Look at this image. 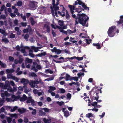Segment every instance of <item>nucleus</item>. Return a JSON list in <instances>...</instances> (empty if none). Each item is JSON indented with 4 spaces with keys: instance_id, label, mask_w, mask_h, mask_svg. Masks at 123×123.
<instances>
[{
    "instance_id": "obj_1",
    "label": "nucleus",
    "mask_w": 123,
    "mask_h": 123,
    "mask_svg": "<svg viewBox=\"0 0 123 123\" xmlns=\"http://www.w3.org/2000/svg\"><path fill=\"white\" fill-rule=\"evenodd\" d=\"M84 9L82 8L80 6H79L77 8H75V11L77 12V16H76V18H74L75 19V25L78 24L79 23L83 26L87 27L88 25L86 24V21L89 19V17L84 14H79L82 11H84Z\"/></svg>"
},
{
    "instance_id": "obj_2",
    "label": "nucleus",
    "mask_w": 123,
    "mask_h": 123,
    "mask_svg": "<svg viewBox=\"0 0 123 123\" xmlns=\"http://www.w3.org/2000/svg\"><path fill=\"white\" fill-rule=\"evenodd\" d=\"M115 24H117L116 27L117 28L116 32L118 34L119 32V30L121 29L122 30L123 28V16H120V19L118 21L114 22Z\"/></svg>"
},
{
    "instance_id": "obj_3",
    "label": "nucleus",
    "mask_w": 123,
    "mask_h": 123,
    "mask_svg": "<svg viewBox=\"0 0 123 123\" xmlns=\"http://www.w3.org/2000/svg\"><path fill=\"white\" fill-rule=\"evenodd\" d=\"M116 26L115 25L112 26L110 27L107 31L108 36L110 37H112L116 35L115 29Z\"/></svg>"
},
{
    "instance_id": "obj_4",
    "label": "nucleus",
    "mask_w": 123,
    "mask_h": 123,
    "mask_svg": "<svg viewBox=\"0 0 123 123\" xmlns=\"http://www.w3.org/2000/svg\"><path fill=\"white\" fill-rule=\"evenodd\" d=\"M68 7L70 9V11L72 14V17L74 18H76V16H75V14H74L75 12L74 11H75L76 9V6L75 5L73 6L71 5H69Z\"/></svg>"
},
{
    "instance_id": "obj_5",
    "label": "nucleus",
    "mask_w": 123,
    "mask_h": 123,
    "mask_svg": "<svg viewBox=\"0 0 123 123\" xmlns=\"http://www.w3.org/2000/svg\"><path fill=\"white\" fill-rule=\"evenodd\" d=\"M39 60L37 59L36 61L34 62H33V65L32 66L31 68V69L32 70H33L35 71V72L36 73L37 72L38 70L36 68L35 66H36L39 63Z\"/></svg>"
},
{
    "instance_id": "obj_6",
    "label": "nucleus",
    "mask_w": 123,
    "mask_h": 123,
    "mask_svg": "<svg viewBox=\"0 0 123 123\" xmlns=\"http://www.w3.org/2000/svg\"><path fill=\"white\" fill-rule=\"evenodd\" d=\"M59 0H56V3L55 4V7L54 8V15L55 14L56 17H58L57 11L58 10L59 8V7L57 6V5H58L59 4Z\"/></svg>"
},
{
    "instance_id": "obj_7",
    "label": "nucleus",
    "mask_w": 123,
    "mask_h": 123,
    "mask_svg": "<svg viewBox=\"0 0 123 123\" xmlns=\"http://www.w3.org/2000/svg\"><path fill=\"white\" fill-rule=\"evenodd\" d=\"M78 5H81L82 7L84 8L85 10H89V7H87L85 5V3L81 1L80 0L78 1Z\"/></svg>"
},
{
    "instance_id": "obj_8",
    "label": "nucleus",
    "mask_w": 123,
    "mask_h": 123,
    "mask_svg": "<svg viewBox=\"0 0 123 123\" xmlns=\"http://www.w3.org/2000/svg\"><path fill=\"white\" fill-rule=\"evenodd\" d=\"M26 103L27 104L31 103V104L33 105H35V103L34 100L32 99V98L31 97H27V99Z\"/></svg>"
},
{
    "instance_id": "obj_9",
    "label": "nucleus",
    "mask_w": 123,
    "mask_h": 123,
    "mask_svg": "<svg viewBox=\"0 0 123 123\" xmlns=\"http://www.w3.org/2000/svg\"><path fill=\"white\" fill-rule=\"evenodd\" d=\"M51 50L52 52L55 53L57 55H59L61 53L62 50L59 49H56V47H54L53 49H51Z\"/></svg>"
},
{
    "instance_id": "obj_10",
    "label": "nucleus",
    "mask_w": 123,
    "mask_h": 123,
    "mask_svg": "<svg viewBox=\"0 0 123 123\" xmlns=\"http://www.w3.org/2000/svg\"><path fill=\"white\" fill-rule=\"evenodd\" d=\"M55 0H52V5H53V7L51 6L50 7V8L51 9V13L52 15V16L55 17V12H54V9L55 7Z\"/></svg>"
},
{
    "instance_id": "obj_11",
    "label": "nucleus",
    "mask_w": 123,
    "mask_h": 123,
    "mask_svg": "<svg viewBox=\"0 0 123 123\" xmlns=\"http://www.w3.org/2000/svg\"><path fill=\"white\" fill-rule=\"evenodd\" d=\"M1 96L3 99H5V96L8 97L10 96V94L7 91H5L4 93H2L1 94Z\"/></svg>"
},
{
    "instance_id": "obj_12",
    "label": "nucleus",
    "mask_w": 123,
    "mask_h": 123,
    "mask_svg": "<svg viewBox=\"0 0 123 123\" xmlns=\"http://www.w3.org/2000/svg\"><path fill=\"white\" fill-rule=\"evenodd\" d=\"M58 59L60 60L62 59L63 60L61 61H58L54 60V61L57 63H61L63 62H66L69 60L68 59H66V60H64V58L62 57H60V58Z\"/></svg>"
},
{
    "instance_id": "obj_13",
    "label": "nucleus",
    "mask_w": 123,
    "mask_h": 123,
    "mask_svg": "<svg viewBox=\"0 0 123 123\" xmlns=\"http://www.w3.org/2000/svg\"><path fill=\"white\" fill-rule=\"evenodd\" d=\"M83 57L82 56L81 57H76V56H74L71 58L67 57L65 58V59H68L73 60L75 58L78 61L81 60L83 59Z\"/></svg>"
},
{
    "instance_id": "obj_14",
    "label": "nucleus",
    "mask_w": 123,
    "mask_h": 123,
    "mask_svg": "<svg viewBox=\"0 0 123 123\" xmlns=\"http://www.w3.org/2000/svg\"><path fill=\"white\" fill-rule=\"evenodd\" d=\"M29 6L33 10L36 9L35 5L33 1H31L29 3Z\"/></svg>"
},
{
    "instance_id": "obj_15",
    "label": "nucleus",
    "mask_w": 123,
    "mask_h": 123,
    "mask_svg": "<svg viewBox=\"0 0 123 123\" xmlns=\"http://www.w3.org/2000/svg\"><path fill=\"white\" fill-rule=\"evenodd\" d=\"M11 98H12L13 99V101H17L18 99H19L20 98V96L18 95L16 96L15 95H13L11 96Z\"/></svg>"
},
{
    "instance_id": "obj_16",
    "label": "nucleus",
    "mask_w": 123,
    "mask_h": 123,
    "mask_svg": "<svg viewBox=\"0 0 123 123\" xmlns=\"http://www.w3.org/2000/svg\"><path fill=\"white\" fill-rule=\"evenodd\" d=\"M29 84L32 87L38 88L37 85L36 84V82L35 81H31L30 82Z\"/></svg>"
},
{
    "instance_id": "obj_17",
    "label": "nucleus",
    "mask_w": 123,
    "mask_h": 123,
    "mask_svg": "<svg viewBox=\"0 0 123 123\" xmlns=\"http://www.w3.org/2000/svg\"><path fill=\"white\" fill-rule=\"evenodd\" d=\"M5 84L4 85L3 87V89H6L8 87L10 86V83L9 81L7 80L5 82Z\"/></svg>"
},
{
    "instance_id": "obj_18",
    "label": "nucleus",
    "mask_w": 123,
    "mask_h": 123,
    "mask_svg": "<svg viewBox=\"0 0 123 123\" xmlns=\"http://www.w3.org/2000/svg\"><path fill=\"white\" fill-rule=\"evenodd\" d=\"M33 93L35 94H37L39 96L41 95L42 94L41 92H38L37 90L35 89H34L33 91Z\"/></svg>"
},
{
    "instance_id": "obj_19",
    "label": "nucleus",
    "mask_w": 123,
    "mask_h": 123,
    "mask_svg": "<svg viewBox=\"0 0 123 123\" xmlns=\"http://www.w3.org/2000/svg\"><path fill=\"white\" fill-rule=\"evenodd\" d=\"M27 99V97L25 94H24L22 97H20L19 99L20 101L21 102H24Z\"/></svg>"
},
{
    "instance_id": "obj_20",
    "label": "nucleus",
    "mask_w": 123,
    "mask_h": 123,
    "mask_svg": "<svg viewBox=\"0 0 123 123\" xmlns=\"http://www.w3.org/2000/svg\"><path fill=\"white\" fill-rule=\"evenodd\" d=\"M46 54V52H44L43 53H39L38 54H37L36 55V56L41 57L42 56H45Z\"/></svg>"
},
{
    "instance_id": "obj_21",
    "label": "nucleus",
    "mask_w": 123,
    "mask_h": 123,
    "mask_svg": "<svg viewBox=\"0 0 123 123\" xmlns=\"http://www.w3.org/2000/svg\"><path fill=\"white\" fill-rule=\"evenodd\" d=\"M44 28L47 29L46 31L48 33H49L50 31V27L49 25L47 24H45L44 25Z\"/></svg>"
},
{
    "instance_id": "obj_22",
    "label": "nucleus",
    "mask_w": 123,
    "mask_h": 123,
    "mask_svg": "<svg viewBox=\"0 0 123 123\" xmlns=\"http://www.w3.org/2000/svg\"><path fill=\"white\" fill-rule=\"evenodd\" d=\"M50 89L48 90V92H51L52 91H54L56 89V88L55 86H50L49 87Z\"/></svg>"
},
{
    "instance_id": "obj_23",
    "label": "nucleus",
    "mask_w": 123,
    "mask_h": 123,
    "mask_svg": "<svg viewBox=\"0 0 123 123\" xmlns=\"http://www.w3.org/2000/svg\"><path fill=\"white\" fill-rule=\"evenodd\" d=\"M28 80L25 79L24 78H23L22 79L21 81V83L24 84H27L28 82Z\"/></svg>"
},
{
    "instance_id": "obj_24",
    "label": "nucleus",
    "mask_w": 123,
    "mask_h": 123,
    "mask_svg": "<svg viewBox=\"0 0 123 123\" xmlns=\"http://www.w3.org/2000/svg\"><path fill=\"white\" fill-rule=\"evenodd\" d=\"M65 80L66 81H68L69 80H71V77L68 74H66V77L65 78Z\"/></svg>"
},
{
    "instance_id": "obj_25",
    "label": "nucleus",
    "mask_w": 123,
    "mask_h": 123,
    "mask_svg": "<svg viewBox=\"0 0 123 123\" xmlns=\"http://www.w3.org/2000/svg\"><path fill=\"white\" fill-rule=\"evenodd\" d=\"M39 114L40 116H44L45 115V113L40 110L39 111Z\"/></svg>"
},
{
    "instance_id": "obj_26",
    "label": "nucleus",
    "mask_w": 123,
    "mask_h": 123,
    "mask_svg": "<svg viewBox=\"0 0 123 123\" xmlns=\"http://www.w3.org/2000/svg\"><path fill=\"white\" fill-rule=\"evenodd\" d=\"M14 70L13 69H6V71L7 73H12L14 71Z\"/></svg>"
},
{
    "instance_id": "obj_27",
    "label": "nucleus",
    "mask_w": 123,
    "mask_h": 123,
    "mask_svg": "<svg viewBox=\"0 0 123 123\" xmlns=\"http://www.w3.org/2000/svg\"><path fill=\"white\" fill-rule=\"evenodd\" d=\"M25 63L27 62L28 63H31L32 62V61L31 59H29L28 58H26L25 60Z\"/></svg>"
},
{
    "instance_id": "obj_28",
    "label": "nucleus",
    "mask_w": 123,
    "mask_h": 123,
    "mask_svg": "<svg viewBox=\"0 0 123 123\" xmlns=\"http://www.w3.org/2000/svg\"><path fill=\"white\" fill-rule=\"evenodd\" d=\"M30 20L31 21V25H34L35 22L34 21L33 18L32 17H31L30 18Z\"/></svg>"
},
{
    "instance_id": "obj_29",
    "label": "nucleus",
    "mask_w": 123,
    "mask_h": 123,
    "mask_svg": "<svg viewBox=\"0 0 123 123\" xmlns=\"http://www.w3.org/2000/svg\"><path fill=\"white\" fill-rule=\"evenodd\" d=\"M102 88L101 87L99 89H98L96 87H94L93 88V89L91 90V92H92L94 89H97V90H98V91H99L100 93H102V91H101V89Z\"/></svg>"
},
{
    "instance_id": "obj_30",
    "label": "nucleus",
    "mask_w": 123,
    "mask_h": 123,
    "mask_svg": "<svg viewBox=\"0 0 123 123\" xmlns=\"http://www.w3.org/2000/svg\"><path fill=\"white\" fill-rule=\"evenodd\" d=\"M18 111L19 112L20 114H23L25 111V110L24 108L22 109H18Z\"/></svg>"
},
{
    "instance_id": "obj_31",
    "label": "nucleus",
    "mask_w": 123,
    "mask_h": 123,
    "mask_svg": "<svg viewBox=\"0 0 123 123\" xmlns=\"http://www.w3.org/2000/svg\"><path fill=\"white\" fill-rule=\"evenodd\" d=\"M2 42H4L5 43H7L9 42V40L6 38H2Z\"/></svg>"
},
{
    "instance_id": "obj_32",
    "label": "nucleus",
    "mask_w": 123,
    "mask_h": 123,
    "mask_svg": "<svg viewBox=\"0 0 123 123\" xmlns=\"http://www.w3.org/2000/svg\"><path fill=\"white\" fill-rule=\"evenodd\" d=\"M10 116L12 117H14L15 118H17L18 117V115L16 113H14V114H11L10 115Z\"/></svg>"
},
{
    "instance_id": "obj_33",
    "label": "nucleus",
    "mask_w": 123,
    "mask_h": 123,
    "mask_svg": "<svg viewBox=\"0 0 123 123\" xmlns=\"http://www.w3.org/2000/svg\"><path fill=\"white\" fill-rule=\"evenodd\" d=\"M32 48L34 49V51L35 52H37L39 51V48L38 47H35L34 46H33L32 47Z\"/></svg>"
},
{
    "instance_id": "obj_34",
    "label": "nucleus",
    "mask_w": 123,
    "mask_h": 123,
    "mask_svg": "<svg viewBox=\"0 0 123 123\" xmlns=\"http://www.w3.org/2000/svg\"><path fill=\"white\" fill-rule=\"evenodd\" d=\"M63 22L62 21L59 20L58 21V24L61 27V26H63Z\"/></svg>"
},
{
    "instance_id": "obj_35",
    "label": "nucleus",
    "mask_w": 123,
    "mask_h": 123,
    "mask_svg": "<svg viewBox=\"0 0 123 123\" xmlns=\"http://www.w3.org/2000/svg\"><path fill=\"white\" fill-rule=\"evenodd\" d=\"M26 47H25L23 46H21V47L22 49L21 50V51L22 53H25V48Z\"/></svg>"
},
{
    "instance_id": "obj_36",
    "label": "nucleus",
    "mask_w": 123,
    "mask_h": 123,
    "mask_svg": "<svg viewBox=\"0 0 123 123\" xmlns=\"http://www.w3.org/2000/svg\"><path fill=\"white\" fill-rule=\"evenodd\" d=\"M64 116L68 117L69 116V111H66L64 112Z\"/></svg>"
},
{
    "instance_id": "obj_37",
    "label": "nucleus",
    "mask_w": 123,
    "mask_h": 123,
    "mask_svg": "<svg viewBox=\"0 0 123 123\" xmlns=\"http://www.w3.org/2000/svg\"><path fill=\"white\" fill-rule=\"evenodd\" d=\"M92 117V113H88L87 114H86V117H88L89 118H90V117Z\"/></svg>"
},
{
    "instance_id": "obj_38",
    "label": "nucleus",
    "mask_w": 123,
    "mask_h": 123,
    "mask_svg": "<svg viewBox=\"0 0 123 123\" xmlns=\"http://www.w3.org/2000/svg\"><path fill=\"white\" fill-rule=\"evenodd\" d=\"M84 41H85L86 42V43L88 44H90V42H90L92 41V40L91 39H90L89 40L87 39H86L85 40H84Z\"/></svg>"
},
{
    "instance_id": "obj_39",
    "label": "nucleus",
    "mask_w": 123,
    "mask_h": 123,
    "mask_svg": "<svg viewBox=\"0 0 123 123\" xmlns=\"http://www.w3.org/2000/svg\"><path fill=\"white\" fill-rule=\"evenodd\" d=\"M66 18L67 19H68L70 18V16L67 10L66 11Z\"/></svg>"
},
{
    "instance_id": "obj_40",
    "label": "nucleus",
    "mask_w": 123,
    "mask_h": 123,
    "mask_svg": "<svg viewBox=\"0 0 123 123\" xmlns=\"http://www.w3.org/2000/svg\"><path fill=\"white\" fill-rule=\"evenodd\" d=\"M58 14H60L61 16L64 17L65 16V13H62V12H60L59 11H58Z\"/></svg>"
},
{
    "instance_id": "obj_41",
    "label": "nucleus",
    "mask_w": 123,
    "mask_h": 123,
    "mask_svg": "<svg viewBox=\"0 0 123 123\" xmlns=\"http://www.w3.org/2000/svg\"><path fill=\"white\" fill-rule=\"evenodd\" d=\"M17 4L18 6H20L22 5V2L21 1H18L17 3Z\"/></svg>"
},
{
    "instance_id": "obj_42",
    "label": "nucleus",
    "mask_w": 123,
    "mask_h": 123,
    "mask_svg": "<svg viewBox=\"0 0 123 123\" xmlns=\"http://www.w3.org/2000/svg\"><path fill=\"white\" fill-rule=\"evenodd\" d=\"M71 97V95L70 93H68L67 95V98L69 100H70Z\"/></svg>"
},
{
    "instance_id": "obj_43",
    "label": "nucleus",
    "mask_w": 123,
    "mask_h": 123,
    "mask_svg": "<svg viewBox=\"0 0 123 123\" xmlns=\"http://www.w3.org/2000/svg\"><path fill=\"white\" fill-rule=\"evenodd\" d=\"M12 79L15 80L16 82H18V79L15 76H13Z\"/></svg>"
},
{
    "instance_id": "obj_44",
    "label": "nucleus",
    "mask_w": 123,
    "mask_h": 123,
    "mask_svg": "<svg viewBox=\"0 0 123 123\" xmlns=\"http://www.w3.org/2000/svg\"><path fill=\"white\" fill-rule=\"evenodd\" d=\"M65 90L63 88H61L60 89V92L61 93H64L65 92Z\"/></svg>"
},
{
    "instance_id": "obj_45",
    "label": "nucleus",
    "mask_w": 123,
    "mask_h": 123,
    "mask_svg": "<svg viewBox=\"0 0 123 123\" xmlns=\"http://www.w3.org/2000/svg\"><path fill=\"white\" fill-rule=\"evenodd\" d=\"M13 77V76L11 74L7 75V77L8 79H12Z\"/></svg>"
},
{
    "instance_id": "obj_46",
    "label": "nucleus",
    "mask_w": 123,
    "mask_h": 123,
    "mask_svg": "<svg viewBox=\"0 0 123 123\" xmlns=\"http://www.w3.org/2000/svg\"><path fill=\"white\" fill-rule=\"evenodd\" d=\"M1 33L2 34H3L6 36L7 35V33H6L5 31L4 30L2 29Z\"/></svg>"
},
{
    "instance_id": "obj_47",
    "label": "nucleus",
    "mask_w": 123,
    "mask_h": 123,
    "mask_svg": "<svg viewBox=\"0 0 123 123\" xmlns=\"http://www.w3.org/2000/svg\"><path fill=\"white\" fill-rule=\"evenodd\" d=\"M91 105H92L94 106V107L95 106H97V102H94Z\"/></svg>"
},
{
    "instance_id": "obj_48",
    "label": "nucleus",
    "mask_w": 123,
    "mask_h": 123,
    "mask_svg": "<svg viewBox=\"0 0 123 123\" xmlns=\"http://www.w3.org/2000/svg\"><path fill=\"white\" fill-rule=\"evenodd\" d=\"M31 76L32 77H37V75L35 74L33 72L31 73Z\"/></svg>"
},
{
    "instance_id": "obj_49",
    "label": "nucleus",
    "mask_w": 123,
    "mask_h": 123,
    "mask_svg": "<svg viewBox=\"0 0 123 123\" xmlns=\"http://www.w3.org/2000/svg\"><path fill=\"white\" fill-rule=\"evenodd\" d=\"M4 102L5 101L3 99L0 100V107L2 105Z\"/></svg>"
},
{
    "instance_id": "obj_50",
    "label": "nucleus",
    "mask_w": 123,
    "mask_h": 123,
    "mask_svg": "<svg viewBox=\"0 0 123 123\" xmlns=\"http://www.w3.org/2000/svg\"><path fill=\"white\" fill-rule=\"evenodd\" d=\"M62 6L63 8V9L62 10V13H65V12H66V11L67 10H66L65 9L63 6V5H61V6Z\"/></svg>"
},
{
    "instance_id": "obj_51",
    "label": "nucleus",
    "mask_w": 123,
    "mask_h": 123,
    "mask_svg": "<svg viewBox=\"0 0 123 123\" xmlns=\"http://www.w3.org/2000/svg\"><path fill=\"white\" fill-rule=\"evenodd\" d=\"M15 34H12L9 36V37L11 38H13L15 37Z\"/></svg>"
},
{
    "instance_id": "obj_52",
    "label": "nucleus",
    "mask_w": 123,
    "mask_h": 123,
    "mask_svg": "<svg viewBox=\"0 0 123 123\" xmlns=\"http://www.w3.org/2000/svg\"><path fill=\"white\" fill-rule=\"evenodd\" d=\"M29 37V35L28 34H26L24 37V38L25 39H28Z\"/></svg>"
},
{
    "instance_id": "obj_53",
    "label": "nucleus",
    "mask_w": 123,
    "mask_h": 123,
    "mask_svg": "<svg viewBox=\"0 0 123 123\" xmlns=\"http://www.w3.org/2000/svg\"><path fill=\"white\" fill-rule=\"evenodd\" d=\"M9 59L10 61L12 62L14 60V58L10 56L9 57Z\"/></svg>"
},
{
    "instance_id": "obj_54",
    "label": "nucleus",
    "mask_w": 123,
    "mask_h": 123,
    "mask_svg": "<svg viewBox=\"0 0 123 123\" xmlns=\"http://www.w3.org/2000/svg\"><path fill=\"white\" fill-rule=\"evenodd\" d=\"M21 25L23 27H26L27 25V23L26 22H21Z\"/></svg>"
},
{
    "instance_id": "obj_55",
    "label": "nucleus",
    "mask_w": 123,
    "mask_h": 123,
    "mask_svg": "<svg viewBox=\"0 0 123 123\" xmlns=\"http://www.w3.org/2000/svg\"><path fill=\"white\" fill-rule=\"evenodd\" d=\"M11 118H10L9 117H8L7 118V120L8 122L9 123H10L12 121Z\"/></svg>"
},
{
    "instance_id": "obj_56",
    "label": "nucleus",
    "mask_w": 123,
    "mask_h": 123,
    "mask_svg": "<svg viewBox=\"0 0 123 123\" xmlns=\"http://www.w3.org/2000/svg\"><path fill=\"white\" fill-rule=\"evenodd\" d=\"M67 33H68L69 34H70L72 33H74L75 32H73L71 30H67Z\"/></svg>"
},
{
    "instance_id": "obj_57",
    "label": "nucleus",
    "mask_w": 123,
    "mask_h": 123,
    "mask_svg": "<svg viewBox=\"0 0 123 123\" xmlns=\"http://www.w3.org/2000/svg\"><path fill=\"white\" fill-rule=\"evenodd\" d=\"M71 44V43L68 42H65L64 43V44L66 45H70Z\"/></svg>"
},
{
    "instance_id": "obj_58",
    "label": "nucleus",
    "mask_w": 123,
    "mask_h": 123,
    "mask_svg": "<svg viewBox=\"0 0 123 123\" xmlns=\"http://www.w3.org/2000/svg\"><path fill=\"white\" fill-rule=\"evenodd\" d=\"M96 94L97 95V96H96L94 98V99L96 100H98V99L99 98V96L98 95V93H97V92H96Z\"/></svg>"
},
{
    "instance_id": "obj_59",
    "label": "nucleus",
    "mask_w": 123,
    "mask_h": 123,
    "mask_svg": "<svg viewBox=\"0 0 123 123\" xmlns=\"http://www.w3.org/2000/svg\"><path fill=\"white\" fill-rule=\"evenodd\" d=\"M57 103L60 106H61L62 105H63V104L64 103V102L61 101V102H59V101H58L57 102Z\"/></svg>"
},
{
    "instance_id": "obj_60",
    "label": "nucleus",
    "mask_w": 123,
    "mask_h": 123,
    "mask_svg": "<svg viewBox=\"0 0 123 123\" xmlns=\"http://www.w3.org/2000/svg\"><path fill=\"white\" fill-rule=\"evenodd\" d=\"M71 80H74L76 81H78V78L77 77H71Z\"/></svg>"
},
{
    "instance_id": "obj_61",
    "label": "nucleus",
    "mask_w": 123,
    "mask_h": 123,
    "mask_svg": "<svg viewBox=\"0 0 123 123\" xmlns=\"http://www.w3.org/2000/svg\"><path fill=\"white\" fill-rule=\"evenodd\" d=\"M23 31L24 33H28L29 32V30L28 29H25L23 30Z\"/></svg>"
},
{
    "instance_id": "obj_62",
    "label": "nucleus",
    "mask_w": 123,
    "mask_h": 123,
    "mask_svg": "<svg viewBox=\"0 0 123 123\" xmlns=\"http://www.w3.org/2000/svg\"><path fill=\"white\" fill-rule=\"evenodd\" d=\"M33 111L32 112V114L33 115H35L36 113V111L35 109L33 110Z\"/></svg>"
},
{
    "instance_id": "obj_63",
    "label": "nucleus",
    "mask_w": 123,
    "mask_h": 123,
    "mask_svg": "<svg viewBox=\"0 0 123 123\" xmlns=\"http://www.w3.org/2000/svg\"><path fill=\"white\" fill-rule=\"evenodd\" d=\"M52 35H53V37H55L56 36V34L55 33V31H54V30H52Z\"/></svg>"
},
{
    "instance_id": "obj_64",
    "label": "nucleus",
    "mask_w": 123,
    "mask_h": 123,
    "mask_svg": "<svg viewBox=\"0 0 123 123\" xmlns=\"http://www.w3.org/2000/svg\"><path fill=\"white\" fill-rule=\"evenodd\" d=\"M24 121L25 123H27L29 122V120L27 118H24Z\"/></svg>"
}]
</instances>
